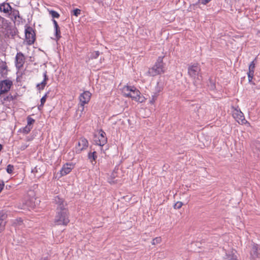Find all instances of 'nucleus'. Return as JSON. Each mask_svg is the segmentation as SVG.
Listing matches in <instances>:
<instances>
[{"instance_id":"nucleus-1","label":"nucleus","mask_w":260,"mask_h":260,"mask_svg":"<svg viewBox=\"0 0 260 260\" xmlns=\"http://www.w3.org/2000/svg\"><path fill=\"white\" fill-rule=\"evenodd\" d=\"M122 92L124 96L130 98L136 102L143 103L145 101L144 96L141 95L140 91L134 86H124L122 89Z\"/></svg>"},{"instance_id":"nucleus-2","label":"nucleus","mask_w":260,"mask_h":260,"mask_svg":"<svg viewBox=\"0 0 260 260\" xmlns=\"http://www.w3.org/2000/svg\"><path fill=\"white\" fill-rule=\"evenodd\" d=\"M188 74L190 77L193 79V83L196 86L199 82L202 80L201 69L198 63H194L188 66Z\"/></svg>"},{"instance_id":"nucleus-3","label":"nucleus","mask_w":260,"mask_h":260,"mask_svg":"<svg viewBox=\"0 0 260 260\" xmlns=\"http://www.w3.org/2000/svg\"><path fill=\"white\" fill-rule=\"evenodd\" d=\"M162 56H159L154 65L149 68L147 74L150 76H155L165 73V64L163 62Z\"/></svg>"},{"instance_id":"nucleus-4","label":"nucleus","mask_w":260,"mask_h":260,"mask_svg":"<svg viewBox=\"0 0 260 260\" xmlns=\"http://www.w3.org/2000/svg\"><path fill=\"white\" fill-rule=\"evenodd\" d=\"M70 222L68 209L56 211L54 222L57 225H67Z\"/></svg>"},{"instance_id":"nucleus-5","label":"nucleus","mask_w":260,"mask_h":260,"mask_svg":"<svg viewBox=\"0 0 260 260\" xmlns=\"http://www.w3.org/2000/svg\"><path fill=\"white\" fill-rule=\"evenodd\" d=\"M94 142L95 144L103 146L107 142L106 133L102 129H100L99 135H94Z\"/></svg>"},{"instance_id":"nucleus-6","label":"nucleus","mask_w":260,"mask_h":260,"mask_svg":"<svg viewBox=\"0 0 260 260\" xmlns=\"http://www.w3.org/2000/svg\"><path fill=\"white\" fill-rule=\"evenodd\" d=\"M25 35L27 44H33L36 40V34L34 29L30 26H27L25 29Z\"/></svg>"},{"instance_id":"nucleus-7","label":"nucleus","mask_w":260,"mask_h":260,"mask_svg":"<svg viewBox=\"0 0 260 260\" xmlns=\"http://www.w3.org/2000/svg\"><path fill=\"white\" fill-rule=\"evenodd\" d=\"M52 203L54 204L56 208V211L67 209V203L64 201L63 199L60 198L59 196H56L52 199Z\"/></svg>"},{"instance_id":"nucleus-8","label":"nucleus","mask_w":260,"mask_h":260,"mask_svg":"<svg viewBox=\"0 0 260 260\" xmlns=\"http://www.w3.org/2000/svg\"><path fill=\"white\" fill-rule=\"evenodd\" d=\"M91 94L88 91H84L79 96L80 107L82 112L84 109V105L87 104L91 98Z\"/></svg>"},{"instance_id":"nucleus-9","label":"nucleus","mask_w":260,"mask_h":260,"mask_svg":"<svg viewBox=\"0 0 260 260\" xmlns=\"http://www.w3.org/2000/svg\"><path fill=\"white\" fill-rule=\"evenodd\" d=\"M13 85L12 81L6 79L0 81V95L9 91Z\"/></svg>"},{"instance_id":"nucleus-10","label":"nucleus","mask_w":260,"mask_h":260,"mask_svg":"<svg viewBox=\"0 0 260 260\" xmlns=\"http://www.w3.org/2000/svg\"><path fill=\"white\" fill-rule=\"evenodd\" d=\"M250 255L251 260L260 258V245L254 243L251 245Z\"/></svg>"},{"instance_id":"nucleus-11","label":"nucleus","mask_w":260,"mask_h":260,"mask_svg":"<svg viewBox=\"0 0 260 260\" xmlns=\"http://www.w3.org/2000/svg\"><path fill=\"white\" fill-rule=\"evenodd\" d=\"M88 146V142L86 139L82 137L78 141L77 145L75 147L77 153H80L82 151L86 149Z\"/></svg>"},{"instance_id":"nucleus-12","label":"nucleus","mask_w":260,"mask_h":260,"mask_svg":"<svg viewBox=\"0 0 260 260\" xmlns=\"http://www.w3.org/2000/svg\"><path fill=\"white\" fill-rule=\"evenodd\" d=\"M25 61V57L23 54L21 52H18L15 57V66L17 69H21Z\"/></svg>"},{"instance_id":"nucleus-13","label":"nucleus","mask_w":260,"mask_h":260,"mask_svg":"<svg viewBox=\"0 0 260 260\" xmlns=\"http://www.w3.org/2000/svg\"><path fill=\"white\" fill-rule=\"evenodd\" d=\"M256 59L257 58L255 57L254 59L250 62L249 66V71L247 73V76L248 78V81L249 83H252V80L254 76Z\"/></svg>"},{"instance_id":"nucleus-14","label":"nucleus","mask_w":260,"mask_h":260,"mask_svg":"<svg viewBox=\"0 0 260 260\" xmlns=\"http://www.w3.org/2000/svg\"><path fill=\"white\" fill-rule=\"evenodd\" d=\"M74 168V165L71 163H67L64 164L60 171L61 176H65L70 173Z\"/></svg>"},{"instance_id":"nucleus-15","label":"nucleus","mask_w":260,"mask_h":260,"mask_svg":"<svg viewBox=\"0 0 260 260\" xmlns=\"http://www.w3.org/2000/svg\"><path fill=\"white\" fill-rule=\"evenodd\" d=\"M47 71H45L43 73V80L40 83L37 85V88L39 90H42L44 89L45 86L47 85V82L49 80L48 76L47 75Z\"/></svg>"},{"instance_id":"nucleus-16","label":"nucleus","mask_w":260,"mask_h":260,"mask_svg":"<svg viewBox=\"0 0 260 260\" xmlns=\"http://www.w3.org/2000/svg\"><path fill=\"white\" fill-rule=\"evenodd\" d=\"M235 118L237 119V121L242 124L245 123L247 121L245 120L243 113L240 111L236 110V111L233 114Z\"/></svg>"},{"instance_id":"nucleus-17","label":"nucleus","mask_w":260,"mask_h":260,"mask_svg":"<svg viewBox=\"0 0 260 260\" xmlns=\"http://www.w3.org/2000/svg\"><path fill=\"white\" fill-rule=\"evenodd\" d=\"M11 10V6L10 5L9 3H3L0 4V11L5 13L6 16L7 17Z\"/></svg>"},{"instance_id":"nucleus-18","label":"nucleus","mask_w":260,"mask_h":260,"mask_svg":"<svg viewBox=\"0 0 260 260\" xmlns=\"http://www.w3.org/2000/svg\"><path fill=\"white\" fill-rule=\"evenodd\" d=\"M7 17L10 18L12 21H15L16 20L17 18L20 17L19 12L18 10L13 9L11 7V10L10 11Z\"/></svg>"},{"instance_id":"nucleus-19","label":"nucleus","mask_w":260,"mask_h":260,"mask_svg":"<svg viewBox=\"0 0 260 260\" xmlns=\"http://www.w3.org/2000/svg\"><path fill=\"white\" fill-rule=\"evenodd\" d=\"M8 67L5 61L0 60V74L3 77H5L7 75Z\"/></svg>"},{"instance_id":"nucleus-20","label":"nucleus","mask_w":260,"mask_h":260,"mask_svg":"<svg viewBox=\"0 0 260 260\" xmlns=\"http://www.w3.org/2000/svg\"><path fill=\"white\" fill-rule=\"evenodd\" d=\"M224 257L227 260H236L237 259L236 255L233 251L226 252Z\"/></svg>"},{"instance_id":"nucleus-21","label":"nucleus","mask_w":260,"mask_h":260,"mask_svg":"<svg viewBox=\"0 0 260 260\" xmlns=\"http://www.w3.org/2000/svg\"><path fill=\"white\" fill-rule=\"evenodd\" d=\"M97 157L96 151L89 152L88 154V158L91 163H92L93 161H95Z\"/></svg>"},{"instance_id":"nucleus-22","label":"nucleus","mask_w":260,"mask_h":260,"mask_svg":"<svg viewBox=\"0 0 260 260\" xmlns=\"http://www.w3.org/2000/svg\"><path fill=\"white\" fill-rule=\"evenodd\" d=\"M54 29H55V36L56 38V40L57 41L61 37L60 27L59 26L57 27H54Z\"/></svg>"},{"instance_id":"nucleus-23","label":"nucleus","mask_w":260,"mask_h":260,"mask_svg":"<svg viewBox=\"0 0 260 260\" xmlns=\"http://www.w3.org/2000/svg\"><path fill=\"white\" fill-rule=\"evenodd\" d=\"M48 12H49V14L53 18V19L58 18L59 17V16H60L59 14L57 12H56V11H55L54 10H48Z\"/></svg>"},{"instance_id":"nucleus-24","label":"nucleus","mask_w":260,"mask_h":260,"mask_svg":"<svg viewBox=\"0 0 260 260\" xmlns=\"http://www.w3.org/2000/svg\"><path fill=\"white\" fill-rule=\"evenodd\" d=\"M49 93V91H48L44 96H43L41 99V104L40 105H39V106L38 107V108L40 110V108L41 107H43L45 103L46 102V98L48 96V94Z\"/></svg>"},{"instance_id":"nucleus-25","label":"nucleus","mask_w":260,"mask_h":260,"mask_svg":"<svg viewBox=\"0 0 260 260\" xmlns=\"http://www.w3.org/2000/svg\"><path fill=\"white\" fill-rule=\"evenodd\" d=\"M6 221L3 218V216L0 217V233L2 232L5 228Z\"/></svg>"},{"instance_id":"nucleus-26","label":"nucleus","mask_w":260,"mask_h":260,"mask_svg":"<svg viewBox=\"0 0 260 260\" xmlns=\"http://www.w3.org/2000/svg\"><path fill=\"white\" fill-rule=\"evenodd\" d=\"M35 120L34 119H33L32 118H31L30 116H28L27 117V125L32 127V125L35 123Z\"/></svg>"},{"instance_id":"nucleus-27","label":"nucleus","mask_w":260,"mask_h":260,"mask_svg":"<svg viewBox=\"0 0 260 260\" xmlns=\"http://www.w3.org/2000/svg\"><path fill=\"white\" fill-rule=\"evenodd\" d=\"M100 54V52L99 51H95L91 53L90 58L91 59L97 58Z\"/></svg>"},{"instance_id":"nucleus-28","label":"nucleus","mask_w":260,"mask_h":260,"mask_svg":"<svg viewBox=\"0 0 260 260\" xmlns=\"http://www.w3.org/2000/svg\"><path fill=\"white\" fill-rule=\"evenodd\" d=\"M6 170L8 174H12L14 170V166L10 164L8 165L7 167Z\"/></svg>"},{"instance_id":"nucleus-29","label":"nucleus","mask_w":260,"mask_h":260,"mask_svg":"<svg viewBox=\"0 0 260 260\" xmlns=\"http://www.w3.org/2000/svg\"><path fill=\"white\" fill-rule=\"evenodd\" d=\"M161 241V239L160 237H156L154 239H153L152 241V245H155L158 243H160Z\"/></svg>"},{"instance_id":"nucleus-30","label":"nucleus","mask_w":260,"mask_h":260,"mask_svg":"<svg viewBox=\"0 0 260 260\" xmlns=\"http://www.w3.org/2000/svg\"><path fill=\"white\" fill-rule=\"evenodd\" d=\"M32 128V127H30L27 125H26L23 128V130H22V132L24 134H28L30 131L31 129Z\"/></svg>"},{"instance_id":"nucleus-31","label":"nucleus","mask_w":260,"mask_h":260,"mask_svg":"<svg viewBox=\"0 0 260 260\" xmlns=\"http://www.w3.org/2000/svg\"><path fill=\"white\" fill-rule=\"evenodd\" d=\"M183 203L181 202H177L174 205V208L176 209H179L181 208Z\"/></svg>"},{"instance_id":"nucleus-32","label":"nucleus","mask_w":260,"mask_h":260,"mask_svg":"<svg viewBox=\"0 0 260 260\" xmlns=\"http://www.w3.org/2000/svg\"><path fill=\"white\" fill-rule=\"evenodd\" d=\"M72 13L75 16H78L81 13V10L79 9H75L72 11Z\"/></svg>"},{"instance_id":"nucleus-33","label":"nucleus","mask_w":260,"mask_h":260,"mask_svg":"<svg viewBox=\"0 0 260 260\" xmlns=\"http://www.w3.org/2000/svg\"><path fill=\"white\" fill-rule=\"evenodd\" d=\"M157 95L156 93H155L154 95H152V99L150 101V103L151 104H153L155 101H156V100L157 99Z\"/></svg>"},{"instance_id":"nucleus-34","label":"nucleus","mask_w":260,"mask_h":260,"mask_svg":"<svg viewBox=\"0 0 260 260\" xmlns=\"http://www.w3.org/2000/svg\"><path fill=\"white\" fill-rule=\"evenodd\" d=\"M5 186V183L3 180H0V193L2 192L3 189H4Z\"/></svg>"},{"instance_id":"nucleus-35","label":"nucleus","mask_w":260,"mask_h":260,"mask_svg":"<svg viewBox=\"0 0 260 260\" xmlns=\"http://www.w3.org/2000/svg\"><path fill=\"white\" fill-rule=\"evenodd\" d=\"M211 1V0H199V3L203 5H206Z\"/></svg>"},{"instance_id":"nucleus-36","label":"nucleus","mask_w":260,"mask_h":260,"mask_svg":"<svg viewBox=\"0 0 260 260\" xmlns=\"http://www.w3.org/2000/svg\"><path fill=\"white\" fill-rule=\"evenodd\" d=\"M52 22L54 25V27H57L59 26L57 21L54 19H52Z\"/></svg>"},{"instance_id":"nucleus-37","label":"nucleus","mask_w":260,"mask_h":260,"mask_svg":"<svg viewBox=\"0 0 260 260\" xmlns=\"http://www.w3.org/2000/svg\"><path fill=\"white\" fill-rule=\"evenodd\" d=\"M6 99H7V101H11V100H13V97H12V95H11V96H7V98H5L4 99L6 100Z\"/></svg>"},{"instance_id":"nucleus-38","label":"nucleus","mask_w":260,"mask_h":260,"mask_svg":"<svg viewBox=\"0 0 260 260\" xmlns=\"http://www.w3.org/2000/svg\"><path fill=\"white\" fill-rule=\"evenodd\" d=\"M4 18L0 16V22H3Z\"/></svg>"},{"instance_id":"nucleus-39","label":"nucleus","mask_w":260,"mask_h":260,"mask_svg":"<svg viewBox=\"0 0 260 260\" xmlns=\"http://www.w3.org/2000/svg\"><path fill=\"white\" fill-rule=\"evenodd\" d=\"M2 149H3V146H2V145H1L0 144V151L2 150Z\"/></svg>"},{"instance_id":"nucleus-40","label":"nucleus","mask_w":260,"mask_h":260,"mask_svg":"<svg viewBox=\"0 0 260 260\" xmlns=\"http://www.w3.org/2000/svg\"><path fill=\"white\" fill-rule=\"evenodd\" d=\"M41 260H46V259L45 258L42 259H41Z\"/></svg>"}]
</instances>
